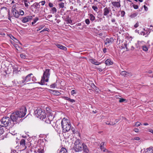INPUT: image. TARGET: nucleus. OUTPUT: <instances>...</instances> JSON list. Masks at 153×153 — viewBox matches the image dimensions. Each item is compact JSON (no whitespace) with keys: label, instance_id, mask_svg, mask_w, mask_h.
<instances>
[{"label":"nucleus","instance_id":"nucleus-1","mask_svg":"<svg viewBox=\"0 0 153 153\" xmlns=\"http://www.w3.org/2000/svg\"><path fill=\"white\" fill-rule=\"evenodd\" d=\"M50 69H46L43 73V76L42 77L41 82L37 83L41 85H43L45 84V82H48L50 74Z\"/></svg>","mask_w":153,"mask_h":153},{"label":"nucleus","instance_id":"nucleus-2","mask_svg":"<svg viewBox=\"0 0 153 153\" xmlns=\"http://www.w3.org/2000/svg\"><path fill=\"white\" fill-rule=\"evenodd\" d=\"M83 143H82L81 140L79 139H76L74 142L73 149L76 152L82 151Z\"/></svg>","mask_w":153,"mask_h":153},{"label":"nucleus","instance_id":"nucleus-3","mask_svg":"<svg viewBox=\"0 0 153 153\" xmlns=\"http://www.w3.org/2000/svg\"><path fill=\"white\" fill-rule=\"evenodd\" d=\"M11 124V120L10 117H4L0 120V126L6 127L10 126Z\"/></svg>","mask_w":153,"mask_h":153},{"label":"nucleus","instance_id":"nucleus-4","mask_svg":"<svg viewBox=\"0 0 153 153\" xmlns=\"http://www.w3.org/2000/svg\"><path fill=\"white\" fill-rule=\"evenodd\" d=\"M34 114L35 116L39 118L40 119L46 116V113L45 112L44 110L40 108H38L35 110Z\"/></svg>","mask_w":153,"mask_h":153},{"label":"nucleus","instance_id":"nucleus-5","mask_svg":"<svg viewBox=\"0 0 153 153\" xmlns=\"http://www.w3.org/2000/svg\"><path fill=\"white\" fill-rule=\"evenodd\" d=\"M61 123L64 132L68 131L71 129V124L68 123L66 120L63 119L61 121Z\"/></svg>","mask_w":153,"mask_h":153},{"label":"nucleus","instance_id":"nucleus-6","mask_svg":"<svg viewBox=\"0 0 153 153\" xmlns=\"http://www.w3.org/2000/svg\"><path fill=\"white\" fill-rule=\"evenodd\" d=\"M19 116L16 112L13 113L10 116V120L13 122L14 124L19 123L22 121V119L19 118Z\"/></svg>","mask_w":153,"mask_h":153},{"label":"nucleus","instance_id":"nucleus-7","mask_svg":"<svg viewBox=\"0 0 153 153\" xmlns=\"http://www.w3.org/2000/svg\"><path fill=\"white\" fill-rule=\"evenodd\" d=\"M27 109L25 106H22L19 109V110L17 111L16 112L19 116V118L23 117L26 114Z\"/></svg>","mask_w":153,"mask_h":153},{"label":"nucleus","instance_id":"nucleus-8","mask_svg":"<svg viewBox=\"0 0 153 153\" xmlns=\"http://www.w3.org/2000/svg\"><path fill=\"white\" fill-rule=\"evenodd\" d=\"M32 18L33 17L31 16H27L25 17L22 18V22L25 23L30 21L32 19Z\"/></svg>","mask_w":153,"mask_h":153},{"label":"nucleus","instance_id":"nucleus-9","mask_svg":"<svg viewBox=\"0 0 153 153\" xmlns=\"http://www.w3.org/2000/svg\"><path fill=\"white\" fill-rule=\"evenodd\" d=\"M113 39L111 38H106L104 41V42L106 45L108 46L113 42Z\"/></svg>","mask_w":153,"mask_h":153},{"label":"nucleus","instance_id":"nucleus-10","mask_svg":"<svg viewBox=\"0 0 153 153\" xmlns=\"http://www.w3.org/2000/svg\"><path fill=\"white\" fill-rule=\"evenodd\" d=\"M33 75V74H32L31 73L27 75L25 77V79H24L22 80V82L24 83L25 81L28 82L31 81V79L32 77L31 76Z\"/></svg>","mask_w":153,"mask_h":153},{"label":"nucleus","instance_id":"nucleus-11","mask_svg":"<svg viewBox=\"0 0 153 153\" xmlns=\"http://www.w3.org/2000/svg\"><path fill=\"white\" fill-rule=\"evenodd\" d=\"M12 12L13 16L16 18L19 17V14L16 9L15 8H13Z\"/></svg>","mask_w":153,"mask_h":153},{"label":"nucleus","instance_id":"nucleus-12","mask_svg":"<svg viewBox=\"0 0 153 153\" xmlns=\"http://www.w3.org/2000/svg\"><path fill=\"white\" fill-rule=\"evenodd\" d=\"M111 4L112 5L115 7L117 8L120 7H121L120 4V1L119 0V1H112Z\"/></svg>","mask_w":153,"mask_h":153},{"label":"nucleus","instance_id":"nucleus-13","mask_svg":"<svg viewBox=\"0 0 153 153\" xmlns=\"http://www.w3.org/2000/svg\"><path fill=\"white\" fill-rule=\"evenodd\" d=\"M110 10H109V7H106L103 9V15L104 16H107L109 13Z\"/></svg>","mask_w":153,"mask_h":153},{"label":"nucleus","instance_id":"nucleus-14","mask_svg":"<svg viewBox=\"0 0 153 153\" xmlns=\"http://www.w3.org/2000/svg\"><path fill=\"white\" fill-rule=\"evenodd\" d=\"M89 61L92 64L97 65L100 64V63L97 61L96 59H89Z\"/></svg>","mask_w":153,"mask_h":153},{"label":"nucleus","instance_id":"nucleus-15","mask_svg":"<svg viewBox=\"0 0 153 153\" xmlns=\"http://www.w3.org/2000/svg\"><path fill=\"white\" fill-rule=\"evenodd\" d=\"M83 152H85L88 153L89 152V150L87 146L84 143L83 147H82Z\"/></svg>","mask_w":153,"mask_h":153},{"label":"nucleus","instance_id":"nucleus-16","mask_svg":"<svg viewBox=\"0 0 153 153\" xmlns=\"http://www.w3.org/2000/svg\"><path fill=\"white\" fill-rule=\"evenodd\" d=\"M56 46L60 49H62L64 51H66L67 50V48L64 46L59 44H57L56 45Z\"/></svg>","mask_w":153,"mask_h":153},{"label":"nucleus","instance_id":"nucleus-17","mask_svg":"<svg viewBox=\"0 0 153 153\" xmlns=\"http://www.w3.org/2000/svg\"><path fill=\"white\" fill-rule=\"evenodd\" d=\"M145 153H153V147H149L146 149Z\"/></svg>","mask_w":153,"mask_h":153},{"label":"nucleus","instance_id":"nucleus-18","mask_svg":"<svg viewBox=\"0 0 153 153\" xmlns=\"http://www.w3.org/2000/svg\"><path fill=\"white\" fill-rule=\"evenodd\" d=\"M41 120L47 123H51V120L48 119V117L46 118V116L44 118L43 117Z\"/></svg>","mask_w":153,"mask_h":153},{"label":"nucleus","instance_id":"nucleus-19","mask_svg":"<svg viewBox=\"0 0 153 153\" xmlns=\"http://www.w3.org/2000/svg\"><path fill=\"white\" fill-rule=\"evenodd\" d=\"M47 117L49 120L52 121L54 118V116L53 114L51 113H48Z\"/></svg>","mask_w":153,"mask_h":153},{"label":"nucleus","instance_id":"nucleus-20","mask_svg":"<svg viewBox=\"0 0 153 153\" xmlns=\"http://www.w3.org/2000/svg\"><path fill=\"white\" fill-rule=\"evenodd\" d=\"M105 64L107 65H110L113 64V62L110 59H108L105 60Z\"/></svg>","mask_w":153,"mask_h":153},{"label":"nucleus","instance_id":"nucleus-21","mask_svg":"<svg viewBox=\"0 0 153 153\" xmlns=\"http://www.w3.org/2000/svg\"><path fill=\"white\" fill-rule=\"evenodd\" d=\"M64 99L65 100H67L69 101L70 102H72V103H74L75 102V101L74 99H72L70 98L66 97H64Z\"/></svg>","mask_w":153,"mask_h":153},{"label":"nucleus","instance_id":"nucleus-22","mask_svg":"<svg viewBox=\"0 0 153 153\" xmlns=\"http://www.w3.org/2000/svg\"><path fill=\"white\" fill-rule=\"evenodd\" d=\"M59 153H68V152L65 148L62 147L59 151Z\"/></svg>","mask_w":153,"mask_h":153},{"label":"nucleus","instance_id":"nucleus-23","mask_svg":"<svg viewBox=\"0 0 153 153\" xmlns=\"http://www.w3.org/2000/svg\"><path fill=\"white\" fill-rule=\"evenodd\" d=\"M25 140L24 139H22L21 140L20 142L21 145H22V146L25 147L24 149H26L27 148L26 146H25Z\"/></svg>","mask_w":153,"mask_h":153},{"label":"nucleus","instance_id":"nucleus-24","mask_svg":"<svg viewBox=\"0 0 153 153\" xmlns=\"http://www.w3.org/2000/svg\"><path fill=\"white\" fill-rule=\"evenodd\" d=\"M144 29V31H145L146 32H145V31H142L141 33V35H143V36H144L145 35H146L147 34V35H148V34H149V33H150V32H149L148 31V29H147L146 30H145V29L144 28L143 29Z\"/></svg>","mask_w":153,"mask_h":153},{"label":"nucleus","instance_id":"nucleus-25","mask_svg":"<svg viewBox=\"0 0 153 153\" xmlns=\"http://www.w3.org/2000/svg\"><path fill=\"white\" fill-rule=\"evenodd\" d=\"M104 146V142H102L100 144V148L101 150H103V152H105L106 149L105 148Z\"/></svg>","mask_w":153,"mask_h":153},{"label":"nucleus","instance_id":"nucleus-26","mask_svg":"<svg viewBox=\"0 0 153 153\" xmlns=\"http://www.w3.org/2000/svg\"><path fill=\"white\" fill-rule=\"evenodd\" d=\"M89 16V18L90 19V20L93 22L95 20V17L92 14H88Z\"/></svg>","mask_w":153,"mask_h":153},{"label":"nucleus","instance_id":"nucleus-27","mask_svg":"<svg viewBox=\"0 0 153 153\" xmlns=\"http://www.w3.org/2000/svg\"><path fill=\"white\" fill-rule=\"evenodd\" d=\"M51 91H52L53 94H54L56 95H60L61 93L58 91L55 90H51Z\"/></svg>","mask_w":153,"mask_h":153},{"label":"nucleus","instance_id":"nucleus-28","mask_svg":"<svg viewBox=\"0 0 153 153\" xmlns=\"http://www.w3.org/2000/svg\"><path fill=\"white\" fill-rule=\"evenodd\" d=\"M33 5H34V8L36 9L39 8L40 7V5L39 3L35 2L33 4Z\"/></svg>","mask_w":153,"mask_h":153},{"label":"nucleus","instance_id":"nucleus-29","mask_svg":"<svg viewBox=\"0 0 153 153\" xmlns=\"http://www.w3.org/2000/svg\"><path fill=\"white\" fill-rule=\"evenodd\" d=\"M52 14H54L57 11V9L55 7H53L50 10Z\"/></svg>","mask_w":153,"mask_h":153},{"label":"nucleus","instance_id":"nucleus-30","mask_svg":"<svg viewBox=\"0 0 153 153\" xmlns=\"http://www.w3.org/2000/svg\"><path fill=\"white\" fill-rule=\"evenodd\" d=\"M138 13L136 12L135 13H133L131 14L130 16L131 18H135L136 16H137L138 15Z\"/></svg>","mask_w":153,"mask_h":153},{"label":"nucleus","instance_id":"nucleus-31","mask_svg":"<svg viewBox=\"0 0 153 153\" xmlns=\"http://www.w3.org/2000/svg\"><path fill=\"white\" fill-rule=\"evenodd\" d=\"M106 124L110 125H115V123H114V122L112 121H107L106 122Z\"/></svg>","mask_w":153,"mask_h":153},{"label":"nucleus","instance_id":"nucleus-32","mask_svg":"<svg viewBox=\"0 0 153 153\" xmlns=\"http://www.w3.org/2000/svg\"><path fill=\"white\" fill-rule=\"evenodd\" d=\"M12 38H11L16 43H19L21 45L22 44L19 42V41L17 40L16 38H15L14 36H12Z\"/></svg>","mask_w":153,"mask_h":153},{"label":"nucleus","instance_id":"nucleus-33","mask_svg":"<svg viewBox=\"0 0 153 153\" xmlns=\"http://www.w3.org/2000/svg\"><path fill=\"white\" fill-rule=\"evenodd\" d=\"M38 20L39 18L38 17H36V18L34 19L33 22H32V25H33Z\"/></svg>","mask_w":153,"mask_h":153},{"label":"nucleus","instance_id":"nucleus-34","mask_svg":"<svg viewBox=\"0 0 153 153\" xmlns=\"http://www.w3.org/2000/svg\"><path fill=\"white\" fill-rule=\"evenodd\" d=\"M126 102V100L123 98H120L119 100V102Z\"/></svg>","mask_w":153,"mask_h":153},{"label":"nucleus","instance_id":"nucleus-35","mask_svg":"<svg viewBox=\"0 0 153 153\" xmlns=\"http://www.w3.org/2000/svg\"><path fill=\"white\" fill-rule=\"evenodd\" d=\"M2 126H0V135L2 134L4 132V130Z\"/></svg>","mask_w":153,"mask_h":153},{"label":"nucleus","instance_id":"nucleus-36","mask_svg":"<svg viewBox=\"0 0 153 153\" xmlns=\"http://www.w3.org/2000/svg\"><path fill=\"white\" fill-rule=\"evenodd\" d=\"M143 50V51H146L148 50L147 47L146 45H144L142 46Z\"/></svg>","mask_w":153,"mask_h":153},{"label":"nucleus","instance_id":"nucleus-37","mask_svg":"<svg viewBox=\"0 0 153 153\" xmlns=\"http://www.w3.org/2000/svg\"><path fill=\"white\" fill-rule=\"evenodd\" d=\"M14 47L18 51L22 49V48L21 47H19L17 44H15L14 45Z\"/></svg>","mask_w":153,"mask_h":153},{"label":"nucleus","instance_id":"nucleus-38","mask_svg":"<svg viewBox=\"0 0 153 153\" xmlns=\"http://www.w3.org/2000/svg\"><path fill=\"white\" fill-rule=\"evenodd\" d=\"M13 69L14 72H15L16 73H17L18 71V68L17 66L13 67Z\"/></svg>","mask_w":153,"mask_h":153},{"label":"nucleus","instance_id":"nucleus-39","mask_svg":"<svg viewBox=\"0 0 153 153\" xmlns=\"http://www.w3.org/2000/svg\"><path fill=\"white\" fill-rule=\"evenodd\" d=\"M126 71H122L120 73V74L124 76H126Z\"/></svg>","mask_w":153,"mask_h":153},{"label":"nucleus","instance_id":"nucleus-40","mask_svg":"<svg viewBox=\"0 0 153 153\" xmlns=\"http://www.w3.org/2000/svg\"><path fill=\"white\" fill-rule=\"evenodd\" d=\"M56 86V84L54 83L51 85H50V87L51 88H55Z\"/></svg>","mask_w":153,"mask_h":153},{"label":"nucleus","instance_id":"nucleus-41","mask_svg":"<svg viewBox=\"0 0 153 153\" xmlns=\"http://www.w3.org/2000/svg\"><path fill=\"white\" fill-rule=\"evenodd\" d=\"M66 22H67V23L68 24H70L72 25V20L69 19H68L66 20Z\"/></svg>","mask_w":153,"mask_h":153},{"label":"nucleus","instance_id":"nucleus-42","mask_svg":"<svg viewBox=\"0 0 153 153\" xmlns=\"http://www.w3.org/2000/svg\"><path fill=\"white\" fill-rule=\"evenodd\" d=\"M64 3L61 2L59 4V5L60 8H63L64 7Z\"/></svg>","mask_w":153,"mask_h":153},{"label":"nucleus","instance_id":"nucleus-43","mask_svg":"<svg viewBox=\"0 0 153 153\" xmlns=\"http://www.w3.org/2000/svg\"><path fill=\"white\" fill-rule=\"evenodd\" d=\"M92 8L94 9V10L96 12H97L98 10V8L97 7V6L93 5L92 6Z\"/></svg>","mask_w":153,"mask_h":153},{"label":"nucleus","instance_id":"nucleus-44","mask_svg":"<svg viewBox=\"0 0 153 153\" xmlns=\"http://www.w3.org/2000/svg\"><path fill=\"white\" fill-rule=\"evenodd\" d=\"M126 77L128 76H131L132 75V74L131 72H126Z\"/></svg>","mask_w":153,"mask_h":153},{"label":"nucleus","instance_id":"nucleus-45","mask_svg":"<svg viewBox=\"0 0 153 153\" xmlns=\"http://www.w3.org/2000/svg\"><path fill=\"white\" fill-rule=\"evenodd\" d=\"M36 81V77L35 76H33L32 77V79H31V81L33 82H35Z\"/></svg>","mask_w":153,"mask_h":153},{"label":"nucleus","instance_id":"nucleus-46","mask_svg":"<svg viewBox=\"0 0 153 153\" xmlns=\"http://www.w3.org/2000/svg\"><path fill=\"white\" fill-rule=\"evenodd\" d=\"M123 48H125L127 50V51H128V48L127 47V44L126 42H124V45H123Z\"/></svg>","mask_w":153,"mask_h":153},{"label":"nucleus","instance_id":"nucleus-47","mask_svg":"<svg viewBox=\"0 0 153 153\" xmlns=\"http://www.w3.org/2000/svg\"><path fill=\"white\" fill-rule=\"evenodd\" d=\"M20 56L21 58L23 59H25L26 58V56L24 54H21L20 55Z\"/></svg>","mask_w":153,"mask_h":153},{"label":"nucleus","instance_id":"nucleus-48","mask_svg":"<svg viewBox=\"0 0 153 153\" xmlns=\"http://www.w3.org/2000/svg\"><path fill=\"white\" fill-rule=\"evenodd\" d=\"M125 14V13L124 11L122 10L121 11V17H123Z\"/></svg>","mask_w":153,"mask_h":153},{"label":"nucleus","instance_id":"nucleus-49","mask_svg":"<svg viewBox=\"0 0 153 153\" xmlns=\"http://www.w3.org/2000/svg\"><path fill=\"white\" fill-rule=\"evenodd\" d=\"M85 22L87 25H88L90 23V21L88 19H86L85 20Z\"/></svg>","mask_w":153,"mask_h":153},{"label":"nucleus","instance_id":"nucleus-50","mask_svg":"<svg viewBox=\"0 0 153 153\" xmlns=\"http://www.w3.org/2000/svg\"><path fill=\"white\" fill-rule=\"evenodd\" d=\"M91 86L92 88L94 89L97 88V87L94 83L91 84Z\"/></svg>","mask_w":153,"mask_h":153},{"label":"nucleus","instance_id":"nucleus-51","mask_svg":"<svg viewBox=\"0 0 153 153\" xmlns=\"http://www.w3.org/2000/svg\"><path fill=\"white\" fill-rule=\"evenodd\" d=\"M133 6L134 8L135 9H137L138 8V6L137 5L135 4H133Z\"/></svg>","mask_w":153,"mask_h":153},{"label":"nucleus","instance_id":"nucleus-52","mask_svg":"<svg viewBox=\"0 0 153 153\" xmlns=\"http://www.w3.org/2000/svg\"><path fill=\"white\" fill-rule=\"evenodd\" d=\"M76 91L74 90H73L71 91V94L72 95H73L74 94H76Z\"/></svg>","mask_w":153,"mask_h":153},{"label":"nucleus","instance_id":"nucleus-53","mask_svg":"<svg viewBox=\"0 0 153 153\" xmlns=\"http://www.w3.org/2000/svg\"><path fill=\"white\" fill-rule=\"evenodd\" d=\"M133 139L136 140H140V138L139 137H135L134 138H133Z\"/></svg>","mask_w":153,"mask_h":153},{"label":"nucleus","instance_id":"nucleus-54","mask_svg":"<svg viewBox=\"0 0 153 153\" xmlns=\"http://www.w3.org/2000/svg\"><path fill=\"white\" fill-rule=\"evenodd\" d=\"M45 1H40L39 3H41V5L42 6L44 5L45 4Z\"/></svg>","mask_w":153,"mask_h":153},{"label":"nucleus","instance_id":"nucleus-55","mask_svg":"<svg viewBox=\"0 0 153 153\" xmlns=\"http://www.w3.org/2000/svg\"><path fill=\"white\" fill-rule=\"evenodd\" d=\"M49 6L50 7H53V4L51 2H50L48 4Z\"/></svg>","mask_w":153,"mask_h":153},{"label":"nucleus","instance_id":"nucleus-56","mask_svg":"<svg viewBox=\"0 0 153 153\" xmlns=\"http://www.w3.org/2000/svg\"><path fill=\"white\" fill-rule=\"evenodd\" d=\"M140 123L139 122H137L136 123V124L135 125H136L137 126H139L140 125Z\"/></svg>","mask_w":153,"mask_h":153},{"label":"nucleus","instance_id":"nucleus-57","mask_svg":"<svg viewBox=\"0 0 153 153\" xmlns=\"http://www.w3.org/2000/svg\"><path fill=\"white\" fill-rule=\"evenodd\" d=\"M24 12L22 10H21V11H20V13L19 14V15H20L22 16L24 14Z\"/></svg>","mask_w":153,"mask_h":153},{"label":"nucleus","instance_id":"nucleus-58","mask_svg":"<svg viewBox=\"0 0 153 153\" xmlns=\"http://www.w3.org/2000/svg\"><path fill=\"white\" fill-rule=\"evenodd\" d=\"M139 26V23L138 22H137L134 26V27L135 28H137Z\"/></svg>","mask_w":153,"mask_h":153},{"label":"nucleus","instance_id":"nucleus-59","mask_svg":"<svg viewBox=\"0 0 153 153\" xmlns=\"http://www.w3.org/2000/svg\"><path fill=\"white\" fill-rule=\"evenodd\" d=\"M11 153H18L15 150L13 149L11 150Z\"/></svg>","mask_w":153,"mask_h":153},{"label":"nucleus","instance_id":"nucleus-60","mask_svg":"<svg viewBox=\"0 0 153 153\" xmlns=\"http://www.w3.org/2000/svg\"><path fill=\"white\" fill-rule=\"evenodd\" d=\"M120 120L119 119H116L115 120V121L114 122V123H115V124L117 123L119 120Z\"/></svg>","mask_w":153,"mask_h":153},{"label":"nucleus","instance_id":"nucleus-61","mask_svg":"<svg viewBox=\"0 0 153 153\" xmlns=\"http://www.w3.org/2000/svg\"><path fill=\"white\" fill-rule=\"evenodd\" d=\"M134 131L136 132H139V129L136 128H134Z\"/></svg>","mask_w":153,"mask_h":153},{"label":"nucleus","instance_id":"nucleus-62","mask_svg":"<svg viewBox=\"0 0 153 153\" xmlns=\"http://www.w3.org/2000/svg\"><path fill=\"white\" fill-rule=\"evenodd\" d=\"M112 22H115V20L114 18H112L111 20Z\"/></svg>","mask_w":153,"mask_h":153},{"label":"nucleus","instance_id":"nucleus-63","mask_svg":"<svg viewBox=\"0 0 153 153\" xmlns=\"http://www.w3.org/2000/svg\"><path fill=\"white\" fill-rule=\"evenodd\" d=\"M144 7L145 10L146 11H147L148 10V8L147 7H146L145 5H144Z\"/></svg>","mask_w":153,"mask_h":153},{"label":"nucleus","instance_id":"nucleus-64","mask_svg":"<svg viewBox=\"0 0 153 153\" xmlns=\"http://www.w3.org/2000/svg\"><path fill=\"white\" fill-rule=\"evenodd\" d=\"M27 2L24 3V4L25 5V6L26 7H27L28 6V5L27 3Z\"/></svg>","mask_w":153,"mask_h":153}]
</instances>
